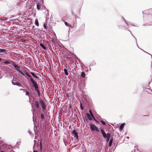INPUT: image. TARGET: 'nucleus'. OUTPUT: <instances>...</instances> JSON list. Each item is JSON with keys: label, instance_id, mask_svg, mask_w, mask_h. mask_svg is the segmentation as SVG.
<instances>
[{"label": "nucleus", "instance_id": "23", "mask_svg": "<svg viewBox=\"0 0 152 152\" xmlns=\"http://www.w3.org/2000/svg\"><path fill=\"white\" fill-rule=\"evenodd\" d=\"M4 63L5 64H10V63L8 61H6L4 62Z\"/></svg>", "mask_w": 152, "mask_h": 152}, {"label": "nucleus", "instance_id": "27", "mask_svg": "<svg viewBox=\"0 0 152 152\" xmlns=\"http://www.w3.org/2000/svg\"><path fill=\"white\" fill-rule=\"evenodd\" d=\"M86 115H87V116L88 117H90V115L89 113H86Z\"/></svg>", "mask_w": 152, "mask_h": 152}, {"label": "nucleus", "instance_id": "25", "mask_svg": "<svg viewBox=\"0 0 152 152\" xmlns=\"http://www.w3.org/2000/svg\"><path fill=\"white\" fill-rule=\"evenodd\" d=\"M91 117L92 118H95L94 115H93V113L92 114H91Z\"/></svg>", "mask_w": 152, "mask_h": 152}, {"label": "nucleus", "instance_id": "12", "mask_svg": "<svg viewBox=\"0 0 152 152\" xmlns=\"http://www.w3.org/2000/svg\"><path fill=\"white\" fill-rule=\"evenodd\" d=\"M41 6L40 5V4H38L37 5V9L38 10H41Z\"/></svg>", "mask_w": 152, "mask_h": 152}, {"label": "nucleus", "instance_id": "4", "mask_svg": "<svg viewBox=\"0 0 152 152\" xmlns=\"http://www.w3.org/2000/svg\"><path fill=\"white\" fill-rule=\"evenodd\" d=\"M12 83L14 85H16L19 86H22V85L20 83L17 82L16 78H13Z\"/></svg>", "mask_w": 152, "mask_h": 152}, {"label": "nucleus", "instance_id": "35", "mask_svg": "<svg viewBox=\"0 0 152 152\" xmlns=\"http://www.w3.org/2000/svg\"><path fill=\"white\" fill-rule=\"evenodd\" d=\"M97 123H98V122L96 120V121H95Z\"/></svg>", "mask_w": 152, "mask_h": 152}, {"label": "nucleus", "instance_id": "17", "mask_svg": "<svg viewBox=\"0 0 152 152\" xmlns=\"http://www.w3.org/2000/svg\"><path fill=\"white\" fill-rule=\"evenodd\" d=\"M25 91L26 92V95L28 96L30 98V94L29 92L27 91H26V90Z\"/></svg>", "mask_w": 152, "mask_h": 152}, {"label": "nucleus", "instance_id": "26", "mask_svg": "<svg viewBox=\"0 0 152 152\" xmlns=\"http://www.w3.org/2000/svg\"><path fill=\"white\" fill-rule=\"evenodd\" d=\"M80 108L82 110H83L84 108L81 105H80Z\"/></svg>", "mask_w": 152, "mask_h": 152}, {"label": "nucleus", "instance_id": "33", "mask_svg": "<svg viewBox=\"0 0 152 152\" xmlns=\"http://www.w3.org/2000/svg\"><path fill=\"white\" fill-rule=\"evenodd\" d=\"M97 123H98V122L96 120V121H95Z\"/></svg>", "mask_w": 152, "mask_h": 152}, {"label": "nucleus", "instance_id": "32", "mask_svg": "<svg viewBox=\"0 0 152 152\" xmlns=\"http://www.w3.org/2000/svg\"><path fill=\"white\" fill-rule=\"evenodd\" d=\"M71 105H69V108H71Z\"/></svg>", "mask_w": 152, "mask_h": 152}, {"label": "nucleus", "instance_id": "34", "mask_svg": "<svg viewBox=\"0 0 152 152\" xmlns=\"http://www.w3.org/2000/svg\"><path fill=\"white\" fill-rule=\"evenodd\" d=\"M97 123H98V122L96 120V121H95Z\"/></svg>", "mask_w": 152, "mask_h": 152}, {"label": "nucleus", "instance_id": "31", "mask_svg": "<svg viewBox=\"0 0 152 152\" xmlns=\"http://www.w3.org/2000/svg\"><path fill=\"white\" fill-rule=\"evenodd\" d=\"M94 120L95 121H96V119L95 118H93Z\"/></svg>", "mask_w": 152, "mask_h": 152}, {"label": "nucleus", "instance_id": "16", "mask_svg": "<svg viewBox=\"0 0 152 152\" xmlns=\"http://www.w3.org/2000/svg\"><path fill=\"white\" fill-rule=\"evenodd\" d=\"M81 76L83 78H84L85 77V73L84 72H82L81 74Z\"/></svg>", "mask_w": 152, "mask_h": 152}, {"label": "nucleus", "instance_id": "1", "mask_svg": "<svg viewBox=\"0 0 152 152\" xmlns=\"http://www.w3.org/2000/svg\"><path fill=\"white\" fill-rule=\"evenodd\" d=\"M34 104L36 108L38 109L39 108V104H40L43 111L46 109V107L45 103L42 99L39 100V102L38 101H35Z\"/></svg>", "mask_w": 152, "mask_h": 152}, {"label": "nucleus", "instance_id": "21", "mask_svg": "<svg viewBox=\"0 0 152 152\" xmlns=\"http://www.w3.org/2000/svg\"><path fill=\"white\" fill-rule=\"evenodd\" d=\"M41 118L43 119L45 118V116L43 114H42L41 115Z\"/></svg>", "mask_w": 152, "mask_h": 152}, {"label": "nucleus", "instance_id": "29", "mask_svg": "<svg viewBox=\"0 0 152 152\" xmlns=\"http://www.w3.org/2000/svg\"><path fill=\"white\" fill-rule=\"evenodd\" d=\"M88 118H89V120H92V119L90 117H88Z\"/></svg>", "mask_w": 152, "mask_h": 152}, {"label": "nucleus", "instance_id": "2", "mask_svg": "<svg viewBox=\"0 0 152 152\" xmlns=\"http://www.w3.org/2000/svg\"><path fill=\"white\" fill-rule=\"evenodd\" d=\"M25 74L30 78V81L32 83L33 86L35 88V91L38 92H39V89L37 83L33 79L31 78V76L27 73H26Z\"/></svg>", "mask_w": 152, "mask_h": 152}, {"label": "nucleus", "instance_id": "37", "mask_svg": "<svg viewBox=\"0 0 152 152\" xmlns=\"http://www.w3.org/2000/svg\"><path fill=\"white\" fill-rule=\"evenodd\" d=\"M1 58H0V61H1Z\"/></svg>", "mask_w": 152, "mask_h": 152}, {"label": "nucleus", "instance_id": "3", "mask_svg": "<svg viewBox=\"0 0 152 152\" xmlns=\"http://www.w3.org/2000/svg\"><path fill=\"white\" fill-rule=\"evenodd\" d=\"M90 128L91 130L94 131L95 130L97 132H99V130L98 127L94 124H90Z\"/></svg>", "mask_w": 152, "mask_h": 152}, {"label": "nucleus", "instance_id": "28", "mask_svg": "<svg viewBox=\"0 0 152 152\" xmlns=\"http://www.w3.org/2000/svg\"><path fill=\"white\" fill-rule=\"evenodd\" d=\"M89 113H90V115H91V114H92V111H91V110H89Z\"/></svg>", "mask_w": 152, "mask_h": 152}, {"label": "nucleus", "instance_id": "10", "mask_svg": "<svg viewBox=\"0 0 152 152\" xmlns=\"http://www.w3.org/2000/svg\"><path fill=\"white\" fill-rule=\"evenodd\" d=\"M30 73L34 77L37 79H38L39 78V77L35 75L34 72H31Z\"/></svg>", "mask_w": 152, "mask_h": 152}, {"label": "nucleus", "instance_id": "22", "mask_svg": "<svg viewBox=\"0 0 152 152\" xmlns=\"http://www.w3.org/2000/svg\"><path fill=\"white\" fill-rule=\"evenodd\" d=\"M102 123V124L103 125H105V122L103 121H100Z\"/></svg>", "mask_w": 152, "mask_h": 152}, {"label": "nucleus", "instance_id": "8", "mask_svg": "<svg viewBox=\"0 0 152 152\" xmlns=\"http://www.w3.org/2000/svg\"><path fill=\"white\" fill-rule=\"evenodd\" d=\"M110 134L109 133H108L107 134V136H106V141L107 142L109 141L110 140Z\"/></svg>", "mask_w": 152, "mask_h": 152}, {"label": "nucleus", "instance_id": "15", "mask_svg": "<svg viewBox=\"0 0 152 152\" xmlns=\"http://www.w3.org/2000/svg\"><path fill=\"white\" fill-rule=\"evenodd\" d=\"M64 23L66 26H69L70 27H72L71 25H70L68 23L66 22H65Z\"/></svg>", "mask_w": 152, "mask_h": 152}, {"label": "nucleus", "instance_id": "24", "mask_svg": "<svg viewBox=\"0 0 152 152\" xmlns=\"http://www.w3.org/2000/svg\"><path fill=\"white\" fill-rule=\"evenodd\" d=\"M4 143V142L3 141H0V144H3Z\"/></svg>", "mask_w": 152, "mask_h": 152}, {"label": "nucleus", "instance_id": "6", "mask_svg": "<svg viewBox=\"0 0 152 152\" xmlns=\"http://www.w3.org/2000/svg\"><path fill=\"white\" fill-rule=\"evenodd\" d=\"M100 131L103 137L104 138H106V136H107V134H106L104 130L103 129H100Z\"/></svg>", "mask_w": 152, "mask_h": 152}, {"label": "nucleus", "instance_id": "14", "mask_svg": "<svg viewBox=\"0 0 152 152\" xmlns=\"http://www.w3.org/2000/svg\"><path fill=\"white\" fill-rule=\"evenodd\" d=\"M64 71L65 75H68V71H67V69H64Z\"/></svg>", "mask_w": 152, "mask_h": 152}, {"label": "nucleus", "instance_id": "38", "mask_svg": "<svg viewBox=\"0 0 152 152\" xmlns=\"http://www.w3.org/2000/svg\"><path fill=\"white\" fill-rule=\"evenodd\" d=\"M1 152H4V151H1Z\"/></svg>", "mask_w": 152, "mask_h": 152}, {"label": "nucleus", "instance_id": "7", "mask_svg": "<svg viewBox=\"0 0 152 152\" xmlns=\"http://www.w3.org/2000/svg\"><path fill=\"white\" fill-rule=\"evenodd\" d=\"M72 134H73L74 135V137H75L77 139H78V136L77 134V133L76 132V131L75 130H74L72 132Z\"/></svg>", "mask_w": 152, "mask_h": 152}, {"label": "nucleus", "instance_id": "9", "mask_svg": "<svg viewBox=\"0 0 152 152\" xmlns=\"http://www.w3.org/2000/svg\"><path fill=\"white\" fill-rule=\"evenodd\" d=\"M124 124L122 123L120 127V129L121 131L123 129L124 127Z\"/></svg>", "mask_w": 152, "mask_h": 152}, {"label": "nucleus", "instance_id": "30", "mask_svg": "<svg viewBox=\"0 0 152 152\" xmlns=\"http://www.w3.org/2000/svg\"><path fill=\"white\" fill-rule=\"evenodd\" d=\"M20 90H23V91H25V90H26L23 89H20Z\"/></svg>", "mask_w": 152, "mask_h": 152}, {"label": "nucleus", "instance_id": "19", "mask_svg": "<svg viewBox=\"0 0 152 152\" xmlns=\"http://www.w3.org/2000/svg\"><path fill=\"white\" fill-rule=\"evenodd\" d=\"M18 72H19L20 74H21L23 75L24 76H25V74L23 72H22L21 71L19 70Z\"/></svg>", "mask_w": 152, "mask_h": 152}, {"label": "nucleus", "instance_id": "18", "mask_svg": "<svg viewBox=\"0 0 152 152\" xmlns=\"http://www.w3.org/2000/svg\"><path fill=\"white\" fill-rule=\"evenodd\" d=\"M112 142H113V140H110V141L109 142V146H111Z\"/></svg>", "mask_w": 152, "mask_h": 152}, {"label": "nucleus", "instance_id": "36", "mask_svg": "<svg viewBox=\"0 0 152 152\" xmlns=\"http://www.w3.org/2000/svg\"><path fill=\"white\" fill-rule=\"evenodd\" d=\"M33 152H37L35 151H34Z\"/></svg>", "mask_w": 152, "mask_h": 152}, {"label": "nucleus", "instance_id": "11", "mask_svg": "<svg viewBox=\"0 0 152 152\" xmlns=\"http://www.w3.org/2000/svg\"><path fill=\"white\" fill-rule=\"evenodd\" d=\"M35 24L37 26H39V22L37 19H35Z\"/></svg>", "mask_w": 152, "mask_h": 152}, {"label": "nucleus", "instance_id": "20", "mask_svg": "<svg viewBox=\"0 0 152 152\" xmlns=\"http://www.w3.org/2000/svg\"><path fill=\"white\" fill-rule=\"evenodd\" d=\"M47 22H46L45 23H44V25H43V26H44V27L45 28V29L47 28Z\"/></svg>", "mask_w": 152, "mask_h": 152}, {"label": "nucleus", "instance_id": "5", "mask_svg": "<svg viewBox=\"0 0 152 152\" xmlns=\"http://www.w3.org/2000/svg\"><path fill=\"white\" fill-rule=\"evenodd\" d=\"M12 66L16 68V70L18 71L19 70V69H20V67L18 65L16 64L14 62H12Z\"/></svg>", "mask_w": 152, "mask_h": 152}, {"label": "nucleus", "instance_id": "13", "mask_svg": "<svg viewBox=\"0 0 152 152\" xmlns=\"http://www.w3.org/2000/svg\"><path fill=\"white\" fill-rule=\"evenodd\" d=\"M40 46L45 50H46V47L42 43L40 44Z\"/></svg>", "mask_w": 152, "mask_h": 152}]
</instances>
